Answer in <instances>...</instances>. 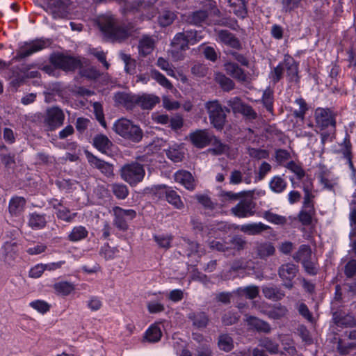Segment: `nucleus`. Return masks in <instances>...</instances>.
Wrapping results in <instances>:
<instances>
[{"label":"nucleus","instance_id":"obj_57","mask_svg":"<svg viewBox=\"0 0 356 356\" xmlns=\"http://www.w3.org/2000/svg\"><path fill=\"white\" fill-rule=\"evenodd\" d=\"M264 218L275 224L283 225L286 222V218L283 216L273 213L270 211H266L264 213Z\"/></svg>","mask_w":356,"mask_h":356},{"label":"nucleus","instance_id":"obj_46","mask_svg":"<svg viewBox=\"0 0 356 356\" xmlns=\"http://www.w3.org/2000/svg\"><path fill=\"white\" fill-rule=\"evenodd\" d=\"M247 154L252 159L260 160L267 159L269 156V152L266 149L260 148H254L249 147L247 149Z\"/></svg>","mask_w":356,"mask_h":356},{"label":"nucleus","instance_id":"obj_24","mask_svg":"<svg viewBox=\"0 0 356 356\" xmlns=\"http://www.w3.org/2000/svg\"><path fill=\"white\" fill-rule=\"evenodd\" d=\"M137 104L143 109H152L156 104L160 102L159 97L154 95L144 94L143 95H138Z\"/></svg>","mask_w":356,"mask_h":356},{"label":"nucleus","instance_id":"obj_52","mask_svg":"<svg viewBox=\"0 0 356 356\" xmlns=\"http://www.w3.org/2000/svg\"><path fill=\"white\" fill-rule=\"evenodd\" d=\"M55 290L63 296L69 295L74 289L72 284L67 282H61L54 284Z\"/></svg>","mask_w":356,"mask_h":356},{"label":"nucleus","instance_id":"obj_45","mask_svg":"<svg viewBox=\"0 0 356 356\" xmlns=\"http://www.w3.org/2000/svg\"><path fill=\"white\" fill-rule=\"evenodd\" d=\"M88 236V231L84 227H75L69 234L68 238L71 241H77L85 238Z\"/></svg>","mask_w":356,"mask_h":356},{"label":"nucleus","instance_id":"obj_21","mask_svg":"<svg viewBox=\"0 0 356 356\" xmlns=\"http://www.w3.org/2000/svg\"><path fill=\"white\" fill-rule=\"evenodd\" d=\"M257 257L261 259H266L267 257L273 256L275 252V248L270 242L257 243L254 247Z\"/></svg>","mask_w":356,"mask_h":356},{"label":"nucleus","instance_id":"obj_30","mask_svg":"<svg viewBox=\"0 0 356 356\" xmlns=\"http://www.w3.org/2000/svg\"><path fill=\"white\" fill-rule=\"evenodd\" d=\"M270 229V227L262 222L250 223L241 227V231L248 235H257Z\"/></svg>","mask_w":356,"mask_h":356},{"label":"nucleus","instance_id":"obj_38","mask_svg":"<svg viewBox=\"0 0 356 356\" xmlns=\"http://www.w3.org/2000/svg\"><path fill=\"white\" fill-rule=\"evenodd\" d=\"M162 332L159 326L153 325L146 331L144 338L151 343H155L161 339Z\"/></svg>","mask_w":356,"mask_h":356},{"label":"nucleus","instance_id":"obj_40","mask_svg":"<svg viewBox=\"0 0 356 356\" xmlns=\"http://www.w3.org/2000/svg\"><path fill=\"white\" fill-rule=\"evenodd\" d=\"M259 345L265 348L270 354H277L279 352V345L268 337H264L259 340Z\"/></svg>","mask_w":356,"mask_h":356},{"label":"nucleus","instance_id":"obj_47","mask_svg":"<svg viewBox=\"0 0 356 356\" xmlns=\"http://www.w3.org/2000/svg\"><path fill=\"white\" fill-rule=\"evenodd\" d=\"M111 186L112 192L118 199H125L127 197L129 191L126 185L113 184Z\"/></svg>","mask_w":356,"mask_h":356},{"label":"nucleus","instance_id":"obj_37","mask_svg":"<svg viewBox=\"0 0 356 356\" xmlns=\"http://www.w3.org/2000/svg\"><path fill=\"white\" fill-rule=\"evenodd\" d=\"M218 346L225 352H230L234 348L233 339L227 334H222L218 337Z\"/></svg>","mask_w":356,"mask_h":356},{"label":"nucleus","instance_id":"obj_19","mask_svg":"<svg viewBox=\"0 0 356 356\" xmlns=\"http://www.w3.org/2000/svg\"><path fill=\"white\" fill-rule=\"evenodd\" d=\"M332 319L334 324L337 326L353 327L356 325V320L355 318L351 315L345 314V313L341 310L332 312Z\"/></svg>","mask_w":356,"mask_h":356},{"label":"nucleus","instance_id":"obj_63","mask_svg":"<svg viewBox=\"0 0 356 356\" xmlns=\"http://www.w3.org/2000/svg\"><path fill=\"white\" fill-rule=\"evenodd\" d=\"M154 239L155 241L161 248L168 249L170 246V243L172 239V237L164 235L154 236Z\"/></svg>","mask_w":356,"mask_h":356},{"label":"nucleus","instance_id":"obj_11","mask_svg":"<svg viewBox=\"0 0 356 356\" xmlns=\"http://www.w3.org/2000/svg\"><path fill=\"white\" fill-rule=\"evenodd\" d=\"M70 0H50L47 9L54 19L66 18L69 14Z\"/></svg>","mask_w":356,"mask_h":356},{"label":"nucleus","instance_id":"obj_51","mask_svg":"<svg viewBox=\"0 0 356 356\" xmlns=\"http://www.w3.org/2000/svg\"><path fill=\"white\" fill-rule=\"evenodd\" d=\"M285 70L284 61L280 63L277 67H274L270 73V78L274 83L280 81L282 77Z\"/></svg>","mask_w":356,"mask_h":356},{"label":"nucleus","instance_id":"obj_3","mask_svg":"<svg viewBox=\"0 0 356 356\" xmlns=\"http://www.w3.org/2000/svg\"><path fill=\"white\" fill-rule=\"evenodd\" d=\"M120 175L124 181L134 186L143 181L145 171L142 164L135 161L122 166Z\"/></svg>","mask_w":356,"mask_h":356},{"label":"nucleus","instance_id":"obj_12","mask_svg":"<svg viewBox=\"0 0 356 356\" xmlns=\"http://www.w3.org/2000/svg\"><path fill=\"white\" fill-rule=\"evenodd\" d=\"M316 123L322 129L331 126L334 130L336 126L335 115L330 108H318L315 111Z\"/></svg>","mask_w":356,"mask_h":356},{"label":"nucleus","instance_id":"obj_6","mask_svg":"<svg viewBox=\"0 0 356 356\" xmlns=\"http://www.w3.org/2000/svg\"><path fill=\"white\" fill-rule=\"evenodd\" d=\"M49 60L56 68L65 72L74 71L81 65L79 59L60 53L51 54Z\"/></svg>","mask_w":356,"mask_h":356},{"label":"nucleus","instance_id":"obj_33","mask_svg":"<svg viewBox=\"0 0 356 356\" xmlns=\"http://www.w3.org/2000/svg\"><path fill=\"white\" fill-rule=\"evenodd\" d=\"M154 40L149 37H143L138 44L139 54L143 56L149 55L154 49Z\"/></svg>","mask_w":356,"mask_h":356},{"label":"nucleus","instance_id":"obj_5","mask_svg":"<svg viewBox=\"0 0 356 356\" xmlns=\"http://www.w3.org/2000/svg\"><path fill=\"white\" fill-rule=\"evenodd\" d=\"M206 108L211 124L216 130H222L226 122V114L222 106L214 101L208 102Z\"/></svg>","mask_w":356,"mask_h":356},{"label":"nucleus","instance_id":"obj_32","mask_svg":"<svg viewBox=\"0 0 356 356\" xmlns=\"http://www.w3.org/2000/svg\"><path fill=\"white\" fill-rule=\"evenodd\" d=\"M176 18L177 15L175 12L169 10H163L159 13L157 21L161 26L166 27L172 24Z\"/></svg>","mask_w":356,"mask_h":356},{"label":"nucleus","instance_id":"obj_43","mask_svg":"<svg viewBox=\"0 0 356 356\" xmlns=\"http://www.w3.org/2000/svg\"><path fill=\"white\" fill-rule=\"evenodd\" d=\"M190 318L193 321V325L198 328L205 327L209 322V318L204 312L194 314Z\"/></svg>","mask_w":356,"mask_h":356},{"label":"nucleus","instance_id":"obj_9","mask_svg":"<svg viewBox=\"0 0 356 356\" xmlns=\"http://www.w3.org/2000/svg\"><path fill=\"white\" fill-rule=\"evenodd\" d=\"M48 41L38 39L30 42H26L23 46L17 50L16 56L13 58L15 60H20L28 57L38 51H40L47 47Z\"/></svg>","mask_w":356,"mask_h":356},{"label":"nucleus","instance_id":"obj_27","mask_svg":"<svg viewBox=\"0 0 356 356\" xmlns=\"http://www.w3.org/2000/svg\"><path fill=\"white\" fill-rule=\"evenodd\" d=\"M93 145L101 152L106 153L113 143L106 135L99 134L93 138Z\"/></svg>","mask_w":356,"mask_h":356},{"label":"nucleus","instance_id":"obj_55","mask_svg":"<svg viewBox=\"0 0 356 356\" xmlns=\"http://www.w3.org/2000/svg\"><path fill=\"white\" fill-rule=\"evenodd\" d=\"M120 56L125 63V71L129 74H133L136 68L135 60L131 59L130 56L124 53H122Z\"/></svg>","mask_w":356,"mask_h":356},{"label":"nucleus","instance_id":"obj_34","mask_svg":"<svg viewBox=\"0 0 356 356\" xmlns=\"http://www.w3.org/2000/svg\"><path fill=\"white\" fill-rule=\"evenodd\" d=\"M45 215L33 213L30 215L29 225L33 229H42L46 226Z\"/></svg>","mask_w":356,"mask_h":356},{"label":"nucleus","instance_id":"obj_31","mask_svg":"<svg viewBox=\"0 0 356 356\" xmlns=\"http://www.w3.org/2000/svg\"><path fill=\"white\" fill-rule=\"evenodd\" d=\"M208 12L205 10H198L189 13L186 22L191 24L200 25L208 18Z\"/></svg>","mask_w":356,"mask_h":356},{"label":"nucleus","instance_id":"obj_10","mask_svg":"<svg viewBox=\"0 0 356 356\" xmlns=\"http://www.w3.org/2000/svg\"><path fill=\"white\" fill-rule=\"evenodd\" d=\"M227 104L232 108L234 113H241L249 120H253L257 118V113L252 107L242 102L241 98L234 97L228 101Z\"/></svg>","mask_w":356,"mask_h":356},{"label":"nucleus","instance_id":"obj_23","mask_svg":"<svg viewBox=\"0 0 356 356\" xmlns=\"http://www.w3.org/2000/svg\"><path fill=\"white\" fill-rule=\"evenodd\" d=\"M285 70H286V76L289 82L296 83L299 82L298 65L293 58L284 59Z\"/></svg>","mask_w":356,"mask_h":356},{"label":"nucleus","instance_id":"obj_59","mask_svg":"<svg viewBox=\"0 0 356 356\" xmlns=\"http://www.w3.org/2000/svg\"><path fill=\"white\" fill-rule=\"evenodd\" d=\"M30 306L40 313H46L49 310V305L43 300H35L30 303Z\"/></svg>","mask_w":356,"mask_h":356},{"label":"nucleus","instance_id":"obj_8","mask_svg":"<svg viewBox=\"0 0 356 356\" xmlns=\"http://www.w3.org/2000/svg\"><path fill=\"white\" fill-rule=\"evenodd\" d=\"M298 273V266L292 263L282 264L277 270V274L282 282V286L289 290L294 286L293 280Z\"/></svg>","mask_w":356,"mask_h":356},{"label":"nucleus","instance_id":"obj_1","mask_svg":"<svg viewBox=\"0 0 356 356\" xmlns=\"http://www.w3.org/2000/svg\"><path fill=\"white\" fill-rule=\"evenodd\" d=\"M97 25L107 40L119 42L129 37L133 28L122 24L118 19L109 15L99 17Z\"/></svg>","mask_w":356,"mask_h":356},{"label":"nucleus","instance_id":"obj_39","mask_svg":"<svg viewBox=\"0 0 356 356\" xmlns=\"http://www.w3.org/2000/svg\"><path fill=\"white\" fill-rule=\"evenodd\" d=\"M165 198L170 204L177 209H181L184 207L180 196L173 190H168L165 191Z\"/></svg>","mask_w":356,"mask_h":356},{"label":"nucleus","instance_id":"obj_7","mask_svg":"<svg viewBox=\"0 0 356 356\" xmlns=\"http://www.w3.org/2000/svg\"><path fill=\"white\" fill-rule=\"evenodd\" d=\"M42 118L44 126L52 131L63 124L65 114L59 107L52 106L46 110Z\"/></svg>","mask_w":356,"mask_h":356},{"label":"nucleus","instance_id":"obj_36","mask_svg":"<svg viewBox=\"0 0 356 356\" xmlns=\"http://www.w3.org/2000/svg\"><path fill=\"white\" fill-rule=\"evenodd\" d=\"M311 248L307 245H301L298 251L293 255V258L296 261H301L302 263L305 261L311 259Z\"/></svg>","mask_w":356,"mask_h":356},{"label":"nucleus","instance_id":"obj_26","mask_svg":"<svg viewBox=\"0 0 356 356\" xmlns=\"http://www.w3.org/2000/svg\"><path fill=\"white\" fill-rule=\"evenodd\" d=\"M337 152L342 155V158L347 161L349 167L353 170L352 145L348 136L344 138L343 143L341 144V148Z\"/></svg>","mask_w":356,"mask_h":356},{"label":"nucleus","instance_id":"obj_53","mask_svg":"<svg viewBox=\"0 0 356 356\" xmlns=\"http://www.w3.org/2000/svg\"><path fill=\"white\" fill-rule=\"evenodd\" d=\"M248 194H251V191H243L236 193L232 191H222L221 196L226 200L235 201L241 200L243 197L247 195Z\"/></svg>","mask_w":356,"mask_h":356},{"label":"nucleus","instance_id":"obj_4","mask_svg":"<svg viewBox=\"0 0 356 356\" xmlns=\"http://www.w3.org/2000/svg\"><path fill=\"white\" fill-rule=\"evenodd\" d=\"M238 218L252 216L256 212V202L254 201V193L243 197L240 202L230 210Z\"/></svg>","mask_w":356,"mask_h":356},{"label":"nucleus","instance_id":"obj_29","mask_svg":"<svg viewBox=\"0 0 356 356\" xmlns=\"http://www.w3.org/2000/svg\"><path fill=\"white\" fill-rule=\"evenodd\" d=\"M240 298L245 297L250 300L256 298L259 293V288L255 285H250L245 287H239L234 292Z\"/></svg>","mask_w":356,"mask_h":356},{"label":"nucleus","instance_id":"obj_61","mask_svg":"<svg viewBox=\"0 0 356 356\" xmlns=\"http://www.w3.org/2000/svg\"><path fill=\"white\" fill-rule=\"evenodd\" d=\"M195 198L205 209H213L215 208L214 204L211 200L210 197L204 195H197Z\"/></svg>","mask_w":356,"mask_h":356},{"label":"nucleus","instance_id":"obj_2","mask_svg":"<svg viewBox=\"0 0 356 356\" xmlns=\"http://www.w3.org/2000/svg\"><path fill=\"white\" fill-rule=\"evenodd\" d=\"M113 129L120 136L134 143L140 142L143 136L142 129L125 118L117 120L113 124Z\"/></svg>","mask_w":356,"mask_h":356},{"label":"nucleus","instance_id":"obj_50","mask_svg":"<svg viewBox=\"0 0 356 356\" xmlns=\"http://www.w3.org/2000/svg\"><path fill=\"white\" fill-rule=\"evenodd\" d=\"M314 214V208L304 209L298 215L299 220L304 225H309L312 222V216Z\"/></svg>","mask_w":356,"mask_h":356},{"label":"nucleus","instance_id":"obj_28","mask_svg":"<svg viewBox=\"0 0 356 356\" xmlns=\"http://www.w3.org/2000/svg\"><path fill=\"white\" fill-rule=\"evenodd\" d=\"M138 95H131L126 92H118L115 96V100L119 104H123L127 108H132L137 104Z\"/></svg>","mask_w":356,"mask_h":356},{"label":"nucleus","instance_id":"obj_16","mask_svg":"<svg viewBox=\"0 0 356 356\" xmlns=\"http://www.w3.org/2000/svg\"><path fill=\"white\" fill-rule=\"evenodd\" d=\"M226 73L239 82H246L248 76L245 71L234 62H227L224 64Z\"/></svg>","mask_w":356,"mask_h":356},{"label":"nucleus","instance_id":"obj_20","mask_svg":"<svg viewBox=\"0 0 356 356\" xmlns=\"http://www.w3.org/2000/svg\"><path fill=\"white\" fill-rule=\"evenodd\" d=\"M220 41L232 48L240 50L242 45L240 40L231 32L227 30H221L218 33Z\"/></svg>","mask_w":356,"mask_h":356},{"label":"nucleus","instance_id":"obj_64","mask_svg":"<svg viewBox=\"0 0 356 356\" xmlns=\"http://www.w3.org/2000/svg\"><path fill=\"white\" fill-rule=\"evenodd\" d=\"M345 275L347 277L351 278L356 274V260L350 259L345 266Z\"/></svg>","mask_w":356,"mask_h":356},{"label":"nucleus","instance_id":"obj_42","mask_svg":"<svg viewBox=\"0 0 356 356\" xmlns=\"http://www.w3.org/2000/svg\"><path fill=\"white\" fill-rule=\"evenodd\" d=\"M270 189L275 193H282L286 187V182L280 176L273 177L269 184Z\"/></svg>","mask_w":356,"mask_h":356},{"label":"nucleus","instance_id":"obj_14","mask_svg":"<svg viewBox=\"0 0 356 356\" xmlns=\"http://www.w3.org/2000/svg\"><path fill=\"white\" fill-rule=\"evenodd\" d=\"M245 316L246 318L245 319V321L250 330L265 334H268L271 332V326L267 321L260 319L254 316L246 314Z\"/></svg>","mask_w":356,"mask_h":356},{"label":"nucleus","instance_id":"obj_17","mask_svg":"<svg viewBox=\"0 0 356 356\" xmlns=\"http://www.w3.org/2000/svg\"><path fill=\"white\" fill-rule=\"evenodd\" d=\"M262 293L266 299L275 302L280 301L286 296L285 292L280 287L273 284L263 286Z\"/></svg>","mask_w":356,"mask_h":356},{"label":"nucleus","instance_id":"obj_41","mask_svg":"<svg viewBox=\"0 0 356 356\" xmlns=\"http://www.w3.org/2000/svg\"><path fill=\"white\" fill-rule=\"evenodd\" d=\"M188 42L184 38V33H178L174 37L171 45L177 50L184 51L188 49Z\"/></svg>","mask_w":356,"mask_h":356},{"label":"nucleus","instance_id":"obj_35","mask_svg":"<svg viewBox=\"0 0 356 356\" xmlns=\"http://www.w3.org/2000/svg\"><path fill=\"white\" fill-rule=\"evenodd\" d=\"M215 80L225 91H230L235 87L234 82L221 72L216 74Z\"/></svg>","mask_w":356,"mask_h":356},{"label":"nucleus","instance_id":"obj_44","mask_svg":"<svg viewBox=\"0 0 356 356\" xmlns=\"http://www.w3.org/2000/svg\"><path fill=\"white\" fill-rule=\"evenodd\" d=\"M227 245H231L229 248L237 251H241L245 249L247 241L240 235H234L228 242Z\"/></svg>","mask_w":356,"mask_h":356},{"label":"nucleus","instance_id":"obj_48","mask_svg":"<svg viewBox=\"0 0 356 356\" xmlns=\"http://www.w3.org/2000/svg\"><path fill=\"white\" fill-rule=\"evenodd\" d=\"M26 203L25 199L23 197H17L13 198L9 204V211L12 214H17L24 206Z\"/></svg>","mask_w":356,"mask_h":356},{"label":"nucleus","instance_id":"obj_13","mask_svg":"<svg viewBox=\"0 0 356 356\" xmlns=\"http://www.w3.org/2000/svg\"><path fill=\"white\" fill-rule=\"evenodd\" d=\"M191 143L197 148H204L209 145L213 139V135L207 129H197L189 136Z\"/></svg>","mask_w":356,"mask_h":356},{"label":"nucleus","instance_id":"obj_62","mask_svg":"<svg viewBox=\"0 0 356 356\" xmlns=\"http://www.w3.org/2000/svg\"><path fill=\"white\" fill-rule=\"evenodd\" d=\"M209 248L213 250H216L219 252H227L231 250L229 245L226 242L222 243L218 241L213 240L209 243Z\"/></svg>","mask_w":356,"mask_h":356},{"label":"nucleus","instance_id":"obj_49","mask_svg":"<svg viewBox=\"0 0 356 356\" xmlns=\"http://www.w3.org/2000/svg\"><path fill=\"white\" fill-rule=\"evenodd\" d=\"M151 76L155 79L160 85L165 87L167 89H172L173 88L172 84L165 78L164 75L161 74L156 70H151Z\"/></svg>","mask_w":356,"mask_h":356},{"label":"nucleus","instance_id":"obj_58","mask_svg":"<svg viewBox=\"0 0 356 356\" xmlns=\"http://www.w3.org/2000/svg\"><path fill=\"white\" fill-rule=\"evenodd\" d=\"M93 108L96 119L104 127H106V121L102 105L98 102H95L93 104Z\"/></svg>","mask_w":356,"mask_h":356},{"label":"nucleus","instance_id":"obj_56","mask_svg":"<svg viewBox=\"0 0 356 356\" xmlns=\"http://www.w3.org/2000/svg\"><path fill=\"white\" fill-rule=\"evenodd\" d=\"M286 168L294 172L297 175L298 179H302L305 175V172L302 167L293 161L289 162Z\"/></svg>","mask_w":356,"mask_h":356},{"label":"nucleus","instance_id":"obj_15","mask_svg":"<svg viewBox=\"0 0 356 356\" xmlns=\"http://www.w3.org/2000/svg\"><path fill=\"white\" fill-rule=\"evenodd\" d=\"M88 162L107 177L113 175V165L103 160L99 159L88 151L85 152Z\"/></svg>","mask_w":356,"mask_h":356},{"label":"nucleus","instance_id":"obj_54","mask_svg":"<svg viewBox=\"0 0 356 356\" xmlns=\"http://www.w3.org/2000/svg\"><path fill=\"white\" fill-rule=\"evenodd\" d=\"M262 102L267 111H273V91L267 89L264 91L262 97Z\"/></svg>","mask_w":356,"mask_h":356},{"label":"nucleus","instance_id":"obj_25","mask_svg":"<svg viewBox=\"0 0 356 356\" xmlns=\"http://www.w3.org/2000/svg\"><path fill=\"white\" fill-rule=\"evenodd\" d=\"M213 147L207 149V152L213 156H220L227 154L230 147L228 145L223 143L216 136L213 135V139L211 143Z\"/></svg>","mask_w":356,"mask_h":356},{"label":"nucleus","instance_id":"obj_60","mask_svg":"<svg viewBox=\"0 0 356 356\" xmlns=\"http://www.w3.org/2000/svg\"><path fill=\"white\" fill-rule=\"evenodd\" d=\"M302 0H282V9L285 12H291L298 8Z\"/></svg>","mask_w":356,"mask_h":356},{"label":"nucleus","instance_id":"obj_22","mask_svg":"<svg viewBox=\"0 0 356 356\" xmlns=\"http://www.w3.org/2000/svg\"><path fill=\"white\" fill-rule=\"evenodd\" d=\"M175 180L184 185L189 191H193L195 188L194 178L191 173L188 171L180 170L176 172Z\"/></svg>","mask_w":356,"mask_h":356},{"label":"nucleus","instance_id":"obj_18","mask_svg":"<svg viewBox=\"0 0 356 356\" xmlns=\"http://www.w3.org/2000/svg\"><path fill=\"white\" fill-rule=\"evenodd\" d=\"M268 308L269 310L264 311L263 313L273 320H280L286 318L289 313L287 307L281 303L269 305Z\"/></svg>","mask_w":356,"mask_h":356}]
</instances>
